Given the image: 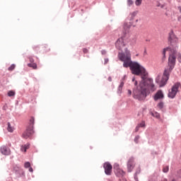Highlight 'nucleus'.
I'll use <instances>...</instances> for the list:
<instances>
[{
	"instance_id": "13",
	"label": "nucleus",
	"mask_w": 181,
	"mask_h": 181,
	"mask_svg": "<svg viewBox=\"0 0 181 181\" xmlns=\"http://www.w3.org/2000/svg\"><path fill=\"white\" fill-rule=\"evenodd\" d=\"M131 26H132V22L124 23V24L123 25L124 30L125 32H128V30H129V29H131Z\"/></svg>"
},
{
	"instance_id": "18",
	"label": "nucleus",
	"mask_w": 181,
	"mask_h": 181,
	"mask_svg": "<svg viewBox=\"0 0 181 181\" xmlns=\"http://www.w3.org/2000/svg\"><path fill=\"white\" fill-rule=\"evenodd\" d=\"M34 124H35V117H31L30 119V127H33V128Z\"/></svg>"
},
{
	"instance_id": "12",
	"label": "nucleus",
	"mask_w": 181,
	"mask_h": 181,
	"mask_svg": "<svg viewBox=\"0 0 181 181\" xmlns=\"http://www.w3.org/2000/svg\"><path fill=\"white\" fill-rule=\"evenodd\" d=\"M1 152L3 155H9V153H11V151L9 148H6V146L1 147Z\"/></svg>"
},
{
	"instance_id": "36",
	"label": "nucleus",
	"mask_w": 181,
	"mask_h": 181,
	"mask_svg": "<svg viewBox=\"0 0 181 181\" xmlns=\"http://www.w3.org/2000/svg\"><path fill=\"white\" fill-rule=\"evenodd\" d=\"M108 81H112V78H111V76H110V77L108 78Z\"/></svg>"
},
{
	"instance_id": "30",
	"label": "nucleus",
	"mask_w": 181,
	"mask_h": 181,
	"mask_svg": "<svg viewBox=\"0 0 181 181\" xmlns=\"http://www.w3.org/2000/svg\"><path fill=\"white\" fill-rule=\"evenodd\" d=\"M29 60H30V63H34V62H35V59H33V58H32V57H30Z\"/></svg>"
},
{
	"instance_id": "9",
	"label": "nucleus",
	"mask_w": 181,
	"mask_h": 181,
	"mask_svg": "<svg viewBox=\"0 0 181 181\" xmlns=\"http://www.w3.org/2000/svg\"><path fill=\"white\" fill-rule=\"evenodd\" d=\"M134 166L135 165L134 164V158H130L127 163L128 172H132Z\"/></svg>"
},
{
	"instance_id": "28",
	"label": "nucleus",
	"mask_w": 181,
	"mask_h": 181,
	"mask_svg": "<svg viewBox=\"0 0 181 181\" xmlns=\"http://www.w3.org/2000/svg\"><path fill=\"white\" fill-rule=\"evenodd\" d=\"M83 53H88V49H87V48H83Z\"/></svg>"
},
{
	"instance_id": "27",
	"label": "nucleus",
	"mask_w": 181,
	"mask_h": 181,
	"mask_svg": "<svg viewBox=\"0 0 181 181\" xmlns=\"http://www.w3.org/2000/svg\"><path fill=\"white\" fill-rule=\"evenodd\" d=\"M139 140V136H136V137L134 138V142H136V144H138Z\"/></svg>"
},
{
	"instance_id": "17",
	"label": "nucleus",
	"mask_w": 181,
	"mask_h": 181,
	"mask_svg": "<svg viewBox=\"0 0 181 181\" xmlns=\"http://www.w3.org/2000/svg\"><path fill=\"white\" fill-rule=\"evenodd\" d=\"M151 115H152L153 117H154L155 118H160V115L159 113H158L157 112H153V113L151 114Z\"/></svg>"
},
{
	"instance_id": "21",
	"label": "nucleus",
	"mask_w": 181,
	"mask_h": 181,
	"mask_svg": "<svg viewBox=\"0 0 181 181\" xmlns=\"http://www.w3.org/2000/svg\"><path fill=\"white\" fill-rule=\"evenodd\" d=\"M142 4V0H136L135 5L136 6H140Z\"/></svg>"
},
{
	"instance_id": "20",
	"label": "nucleus",
	"mask_w": 181,
	"mask_h": 181,
	"mask_svg": "<svg viewBox=\"0 0 181 181\" xmlns=\"http://www.w3.org/2000/svg\"><path fill=\"white\" fill-rule=\"evenodd\" d=\"M163 172L164 173H168V172H169V166L167 165V166L163 167Z\"/></svg>"
},
{
	"instance_id": "5",
	"label": "nucleus",
	"mask_w": 181,
	"mask_h": 181,
	"mask_svg": "<svg viewBox=\"0 0 181 181\" xmlns=\"http://www.w3.org/2000/svg\"><path fill=\"white\" fill-rule=\"evenodd\" d=\"M179 87H180V83H175L171 90L168 91V97L169 98H175L176 97V94H177V91L179 90Z\"/></svg>"
},
{
	"instance_id": "29",
	"label": "nucleus",
	"mask_w": 181,
	"mask_h": 181,
	"mask_svg": "<svg viewBox=\"0 0 181 181\" xmlns=\"http://www.w3.org/2000/svg\"><path fill=\"white\" fill-rule=\"evenodd\" d=\"M122 87H124V83H123V82H122V83H120V86H119V90H121V88H122Z\"/></svg>"
},
{
	"instance_id": "14",
	"label": "nucleus",
	"mask_w": 181,
	"mask_h": 181,
	"mask_svg": "<svg viewBox=\"0 0 181 181\" xmlns=\"http://www.w3.org/2000/svg\"><path fill=\"white\" fill-rule=\"evenodd\" d=\"M29 148H30V144H26L24 145H22L21 147V151L22 152H26V151H28V149H29Z\"/></svg>"
},
{
	"instance_id": "10",
	"label": "nucleus",
	"mask_w": 181,
	"mask_h": 181,
	"mask_svg": "<svg viewBox=\"0 0 181 181\" xmlns=\"http://www.w3.org/2000/svg\"><path fill=\"white\" fill-rule=\"evenodd\" d=\"M163 97V92H162V90H158L154 95V100L158 101V100H162Z\"/></svg>"
},
{
	"instance_id": "1",
	"label": "nucleus",
	"mask_w": 181,
	"mask_h": 181,
	"mask_svg": "<svg viewBox=\"0 0 181 181\" xmlns=\"http://www.w3.org/2000/svg\"><path fill=\"white\" fill-rule=\"evenodd\" d=\"M129 67H130L132 74H135L136 76L141 74L142 80L139 86H137L136 89H134L133 97L136 100H139V101H142V100L146 98V90L149 88L151 91H155L156 87H155V84H153V80L148 78V72L145 68L141 66L138 62L132 61L129 64Z\"/></svg>"
},
{
	"instance_id": "39",
	"label": "nucleus",
	"mask_w": 181,
	"mask_h": 181,
	"mask_svg": "<svg viewBox=\"0 0 181 181\" xmlns=\"http://www.w3.org/2000/svg\"><path fill=\"white\" fill-rule=\"evenodd\" d=\"M133 40L134 42H136V38H134Z\"/></svg>"
},
{
	"instance_id": "3",
	"label": "nucleus",
	"mask_w": 181,
	"mask_h": 181,
	"mask_svg": "<svg viewBox=\"0 0 181 181\" xmlns=\"http://www.w3.org/2000/svg\"><path fill=\"white\" fill-rule=\"evenodd\" d=\"M118 59L120 62H123V67L126 69L129 67V64L132 62L131 60V52L126 48L124 52H119Z\"/></svg>"
},
{
	"instance_id": "42",
	"label": "nucleus",
	"mask_w": 181,
	"mask_h": 181,
	"mask_svg": "<svg viewBox=\"0 0 181 181\" xmlns=\"http://www.w3.org/2000/svg\"><path fill=\"white\" fill-rule=\"evenodd\" d=\"M173 181H175V180H173Z\"/></svg>"
},
{
	"instance_id": "22",
	"label": "nucleus",
	"mask_w": 181,
	"mask_h": 181,
	"mask_svg": "<svg viewBox=\"0 0 181 181\" xmlns=\"http://www.w3.org/2000/svg\"><path fill=\"white\" fill-rule=\"evenodd\" d=\"M140 128H144L145 127V121H142L140 124H138Z\"/></svg>"
},
{
	"instance_id": "38",
	"label": "nucleus",
	"mask_w": 181,
	"mask_h": 181,
	"mask_svg": "<svg viewBox=\"0 0 181 181\" xmlns=\"http://www.w3.org/2000/svg\"><path fill=\"white\" fill-rule=\"evenodd\" d=\"M178 9H179V11H180V13H181V6H179V7H178Z\"/></svg>"
},
{
	"instance_id": "2",
	"label": "nucleus",
	"mask_w": 181,
	"mask_h": 181,
	"mask_svg": "<svg viewBox=\"0 0 181 181\" xmlns=\"http://www.w3.org/2000/svg\"><path fill=\"white\" fill-rule=\"evenodd\" d=\"M169 52L170 57L168 59V66L164 70L163 76L158 75L156 78V83L160 86V87H164L166 86V83L169 80V76L172 72V70L175 69L176 64V49H173L170 47L164 48L163 51V57H166V52Z\"/></svg>"
},
{
	"instance_id": "4",
	"label": "nucleus",
	"mask_w": 181,
	"mask_h": 181,
	"mask_svg": "<svg viewBox=\"0 0 181 181\" xmlns=\"http://www.w3.org/2000/svg\"><path fill=\"white\" fill-rule=\"evenodd\" d=\"M126 46L127 37H125V35L119 37L115 43L116 49H117L118 50H122V49H124V47Z\"/></svg>"
},
{
	"instance_id": "11",
	"label": "nucleus",
	"mask_w": 181,
	"mask_h": 181,
	"mask_svg": "<svg viewBox=\"0 0 181 181\" xmlns=\"http://www.w3.org/2000/svg\"><path fill=\"white\" fill-rule=\"evenodd\" d=\"M169 40L170 42H177V37H176V35H175V33H173V31H171L169 33Z\"/></svg>"
},
{
	"instance_id": "33",
	"label": "nucleus",
	"mask_w": 181,
	"mask_h": 181,
	"mask_svg": "<svg viewBox=\"0 0 181 181\" xmlns=\"http://www.w3.org/2000/svg\"><path fill=\"white\" fill-rule=\"evenodd\" d=\"M128 94H129V95H131L132 94V91H131V90H128Z\"/></svg>"
},
{
	"instance_id": "19",
	"label": "nucleus",
	"mask_w": 181,
	"mask_h": 181,
	"mask_svg": "<svg viewBox=\"0 0 181 181\" xmlns=\"http://www.w3.org/2000/svg\"><path fill=\"white\" fill-rule=\"evenodd\" d=\"M7 130L8 132H13V127H11V123H8Z\"/></svg>"
},
{
	"instance_id": "32",
	"label": "nucleus",
	"mask_w": 181,
	"mask_h": 181,
	"mask_svg": "<svg viewBox=\"0 0 181 181\" xmlns=\"http://www.w3.org/2000/svg\"><path fill=\"white\" fill-rule=\"evenodd\" d=\"M177 60L180 63H181V55L178 56Z\"/></svg>"
},
{
	"instance_id": "34",
	"label": "nucleus",
	"mask_w": 181,
	"mask_h": 181,
	"mask_svg": "<svg viewBox=\"0 0 181 181\" xmlns=\"http://www.w3.org/2000/svg\"><path fill=\"white\" fill-rule=\"evenodd\" d=\"M108 63V59H105V64H107Z\"/></svg>"
},
{
	"instance_id": "41",
	"label": "nucleus",
	"mask_w": 181,
	"mask_h": 181,
	"mask_svg": "<svg viewBox=\"0 0 181 181\" xmlns=\"http://www.w3.org/2000/svg\"><path fill=\"white\" fill-rule=\"evenodd\" d=\"M144 53H146V51H144Z\"/></svg>"
},
{
	"instance_id": "15",
	"label": "nucleus",
	"mask_w": 181,
	"mask_h": 181,
	"mask_svg": "<svg viewBox=\"0 0 181 181\" xmlns=\"http://www.w3.org/2000/svg\"><path fill=\"white\" fill-rule=\"evenodd\" d=\"M28 67H31L34 70H36V69H37V64H36V63H30L28 64Z\"/></svg>"
},
{
	"instance_id": "24",
	"label": "nucleus",
	"mask_w": 181,
	"mask_h": 181,
	"mask_svg": "<svg viewBox=\"0 0 181 181\" xmlns=\"http://www.w3.org/2000/svg\"><path fill=\"white\" fill-rule=\"evenodd\" d=\"M15 64H12L10 67H8V71H12V70H14L15 69Z\"/></svg>"
},
{
	"instance_id": "7",
	"label": "nucleus",
	"mask_w": 181,
	"mask_h": 181,
	"mask_svg": "<svg viewBox=\"0 0 181 181\" xmlns=\"http://www.w3.org/2000/svg\"><path fill=\"white\" fill-rule=\"evenodd\" d=\"M103 168L105 169V175L111 176V173H112V165H111L110 163H105L103 165Z\"/></svg>"
},
{
	"instance_id": "26",
	"label": "nucleus",
	"mask_w": 181,
	"mask_h": 181,
	"mask_svg": "<svg viewBox=\"0 0 181 181\" xmlns=\"http://www.w3.org/2000/svg\"><path fill=\"white\" fill-rule=\"evenodd\" d=\"M24 166H25V168H30V163L26 162V163L24 164Z\"/></svg>"
},
{
	"instance_id": "23",
	"label": "nucleus",
	"mask_w": 181,
	"mask_h": 181,
	"mask_svg": "<svg viewBox=\"0 0 181 181\" xmlns=\"http://www.w3.org/2000/svg\"><path fill=\"white\" fill-rule=\"evenodd\" d=\"M158 107L160 108V110H162V108H163V102H160L158 104Z\"/></svg>"
},
{
	"instance_id": "8",
	"label": "nucleus",
	"mask_w": 181,
	"mask_h": 181,
	"mask_svg": "<svg viewBox=\"0 0 181 181\" xmlns=\"http://www.w3.org/2000/svg\"><path fill=\"white\" fill-rule=\"evenodd\" d=\"M33 135V127H29L26 131L23 134V138L28 139L30 136Z\"/></svg>"
},
{
	"instance_id": "40",
	"label": "nucleus",
	"mask_w": 181,
	"mask_h": 181,
	"mask_svg": "<svg viewBox=\"0 0 181 181\" xmlns=\"http://www.w3.org/2000/svg\"><path fill=\"white\" fill-rule=\"evenodd\" d=\"M132 81H135V78H132Z\"/></svg>"
},
{
	"instance_id": "25",
	"label": "nucleus",
	"mask_w": 181,
	"mask_h": 181,
	"mask_svg": "<svg viewBox=\"0 0 181 181\" xmlns=\"http://www.w3.org/2000/svg\"><path fill=\"white\" fill-rule=\"evenodd\" d=\"M127 4L129 6H131V5L134 4V1L132 0H127Z\"/></svg>"
},
{
	"instance_id": "6",
	"label": "nucleus",
	"mask_w": 181,
	"mask_h": 181,
	"mask_svg": "<svg viewBox=\"0 0 181 181\" xmlns=\"http://www.w3.org/2000/svg\"><path fill=\"white\" fill-rule=\"evenodd\" d=\"M114 170H115V173L116 176H117L118 177H121L124 176V175H125V173L124 172V170L119 168V165H118L117 163L115 164Z\"/></svg>"
},
{
	"instance_id": "16",
	"label": "nucleus",
	"mask_w": 181,
	"mask_h": 181,
	"mask_svg": "<svg viewBox=\"0 0 181 181\" xmlns=\"http://www.w3.org/2000/svg\"><path fill=\"white\" fill-rule=\"evenodd\" d=\"M15 94H16V93L13 90H9L8 92V97H15Z\"/></svg>"
},
{
	"instance_id": "37",
	"label": "nucleus",
	"mask_w": 181,
	"mask_h": 181,
	"mask_svg": "<svg viewBox=\"0 0 181 181\" xmlns=\"http://www.w3.org/2000/svg\"><path fill=\"white\" fill-rule=\"evenodd\" d=\"M134 86H138V81H134Z\"/></svg>"
},
{
	"instance_id": "35",
	"label": "nucleus",
	"mask_w": 181,
	"mask_h": 181,
	"mask_svg": "<svg viewBox=\"0 0 181 181\" xmlns=\"http://www.w3.org/2000/svg\"><path fill=\"white\" fill-rule=\"evenodd\" d=\"M29 172H33V168H32V167H30V168H29Z\"/></svg>"
},
{
	"instance_id": "31",
	"label": "nucleus",
	"mask_w": 181,
	"mask_h": 181,
	"mask_svg": "<svg viewBox=\"0 0 181 181\" xmlns=\"http://www.w3.org/2000/svg\"><path fill=\"white\" fill-rule=\"evenodd\" d=\"M139 128L140 127L138 125L136 127V129H135L136 132H138L139 131Z\"/></svg>"
}]
</instances>
